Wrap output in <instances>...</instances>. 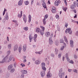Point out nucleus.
I'll use <instances>...</instances> for the list:
<instances>
[{"instance_id":"obj_45","label":"nucleus","mask_w":78,"mask_h":78,"mask_svg":"<svg viewBox=\"0 0 78 78\" xmlns=\"http://www.w3.org/2000/svg\"><path fill=\"white\" fill-rule=\"evenodd\" d=\"M64 2L65 5H67V0H64Z\"/></svg>"},{"instance_id":"obj_64","label":"nucleus","mask_w":78,"mask_h":78,"mask_svg":"<svg viewBox=\"0 0 78 78\" xmlns=\"http://www.w3.org/2000/svg\"><path fill=\"white\" fill-rule=\"evenodd\" d=\"M76 34L77 36H78V31H77L76 32Z\"/></svg>"},{"instance_id":"obj_6","label":"nucleus","mask_w":78,"mask_h":78,"mask_svg":"<svg viewBox=\"0 0 78 78\" xmlns=\"http://www.w3.org/2000/svg\"><path fill=\"white\" fill-rule=\"evenodd\" d=\"M74 5H71L70 8L71 9H74L76 7V2H74L73 3Z\"/></svg>"},{"instance_id":"obj_55","label":"nucleus","mask_w":78,"mask_h":78,"mask_svg":"<svg viewBox=\"0 0 78 78\" xmlns=\"http://www.w3.org/2000/svg\"><path fill=\"white\" fill-rule=\"evenodd\" d=\"M73 72L76 73H77V70L76 69H74L73 70Z\"/></svg>"},{"instance_id":"obj_16","label":"nucleus","mask_w":78,"mask_h":78,"mask_svg":"<svg viewBox=\"0 0 78 78\" xmlns=\"http://www.w3.org/2000/svg\"><path fill=\"white\" fill-rule=\"evenodd\" d=\"M13 67V66H12V65H9L8 68V70H11V69Z\"/></svg>"},{"instance_id":"obj_33","label":"nucleus","mask_w":78,"mask_h":78,"mask_svg":"<svg viewBox=\"0 0 78 78\" xmlns=\"http://www.w3.org/2000/svg\"><path fill=\"white\" fill-rule=\"evenodd\" d=\"M43 23L44 25H45L46 24V20L45 19H44L43 20Z\"/></svg>"},{"instance_id":"obj_63","label":"nucleus","mask_w":78,"mask_h":78,"mask_svg":"<svg viewBox=\"0 0 78 78\" xmlns=\"http://www.w3.org/2000/svg\"><path fill=\"white\" fill-rule=\"evenodd\" d=\"M47 64L48 65V64H49V62H48V61H47Z\"/></svg>"},{"instance_id":"obj_20","label":"nucleus","mask_w":78,"mask_h":78,"mask_svg":"<svg viewBox=\"0 0 78 78\" xmlns=\"http://www.w3.org/2000/svg\"><path fill=\"white\" fill-rule=\"evenodd\" d=\"M21 72L22 73H23V74H26V73H27V70H22L21 71Z\"/></svg>"},{"instance_id":"obj_9","label":"nucleus","mask_w":78,"mask_h":78,"mask_svg":"<svg viewBox=\"0 0 78 78\" xmlns=\"http://www.w3.org/2000/svg\"><path fill=\"white\" fill-rule=\"evenodd\" d=\"M40 28H42L43 31V32H40L42 36V35H43L44 34V31L45 30V27H44L43 26H40Z\"/></svg>"},{"instance_id":"obj_50","label":"nucleus","mask_w":78,"mask_h":78,"mask_svg":"<svg viewBox=\"0 0 78 78\" xmlns=\"http://www.w3.org/2000/svg\"><path fill=\"white\" fill-rule=\"evenodd\" d=\"M53 36V33L51 34V35L50 36L51 37L50 38H51H51Z\"/></svg>"},{"instance_id":"obj_49","label":"nucleus","mask_w":78,"mask_h":78,"mask_svg":"<svg viewBox=\"0 0 78 78\" xmlns=\"http://www.w3.org/2000/svg\"><path fill=\"white\" fill-rule=\"evenodd\" d=\"M52 9H56V7L55 6H53L52 7Z\"/></svg>"},{"instance_id":"obj_24","label":"nucleus","mask_w":78,"mask_h":78,"mask_svg":"<svg viewBox=\"0 0 78 78\" xmlns=\"http://www.w3.org/2000/svg\"><path fill=\"white\" fill-rule=\"evenodd\" d=\"M18 49V47L17 46H16L14 47V51H16Z\"/></svg>"},{"instance_id":"obj_51","label":"nucleus","mask_w":78,"mask_h":78,"mask_svg":"<svg viewBox=\"0 0 78 78\" xmlns=\"http://www.w3.org/2000/svg\"><path fill=\"white\" fill-rule=\"evenodd\" d=\"M64 48V46H63V47H61L60 49V50H62Z\"/></svg>"},{"instance_id":"obj_21","label":"nucleus","mask_w":78,"mask_h":78,"mask_svg":"<svg viewBox=\"0 0 78 78\" xmlns=\"http://www.w3.org/2000/svg\"><path fill=\"white\" fill-rule=\"evenodd\" d=\"M64 38L65 42L67 44H69V43L68 42V41H67V38H66V36H64Z\"/></svg>"},{"instance_id":"obj_10","label":"nucleus","mask_w":78,"mask_h":78,"mask_svg":"<svg viewBox=\"0 0 78 78\" xmlns=\"http://www.w3.org/2000/svg\"><path fill=\"white\" fill-rule=\"evenodd\" d=\"M23 20L24 22H25V23H26V22L27 21V19L25 15H23Z\"/></svg>"},{"instance_id":"obj_29","label":"nucleus","mask_w":78,"mask_h":78,"mask_svg":"<svg viewBox=\"0 0 78 78\" xmlns=\"http://www.w3.org/2000/svg\"><path fill=\"white\" fill-rule=\"evenodd\" d=\"M24 4L26 5H28L29 4V2L28 1H26L24 2Z\"/></svg>"},{"instance_id":"obj_47","label":"nucleus","mask_w":78,"mask_h":78,"mask_svg":"<svg viewBox=\"0 0 78 78\" xmlns=\"http://www.w3.org/2000/svg\"><path fill=\"white\" fill-rule=\"evenodd\" d=\"M20 65L21 66H22V67H25V65L24 64L22 63V64H21Z\"/></svg>"},{"instance_id":"obj_14","label":"nucleus","mask_w":78,"mask_h":78,"mask_svg":"<svg viewBox=\"0 0 78 78\" xmlns=\"http://www.w3.org/2000/svg\"><path fill=\"white\" fill-rule=\"evenodd\" d=\"M43 1V2L42 5L44 8H47V7L46 6V4H45V2H44V0H42Z\"/></svg>"},{"instance_id":"obj_11","label":"nucleus","mask_w":78,"mask_h":78,"mask_svg":"<svg viewBox=\"0 0 78 78\" xmlns=\"http://www.w3.org/2000/svg\"><path fill=\"white\" fill-rule=\"evenodd\" d=\"M45 71L43 70L41 72V75L42 77H44V76H45Z\"/></svg>"},{"instance_id":"obj_57","label":"nucleus","mask_w":78,"mask_h":78,"mask_svg":"<svg viewBox=\"0 0 78 78\" xmlns=\"http://www.w3.org/2000/svg\"><path fill=\"white\" fill-rule=\"evenodd\" d=\"M72 70L70 69H68V71L69 72H71Z\"/></svg>"},{"instance_id":"obj_13","label":"nucleus","mask_w":78,"mask_h":78,"mask_svg":"<svg viewBox=\"0 0 78 78\" xmlns=\"http://www.w3.org/2000/svg\"><path fill=\"white\" fill-rule=\"evenodd\" d=\"M70 42L71 47H73V41L72 40H70Z\"/></svg>"},{"instance_id":"obj_56","label":"nucleus","mask_w":78,"mask_h":78,"mask_svg":"<svg viewBox=\"0 0 78 78\" xmlns=\"http://www.w3.org/2000/svg\"><path fill=\"white\" fill-rule=\"evenodd\" d=\"M5 62L3 61V59L2 60V61L0 62V63H3L4 62Z\"/></svg>"},{"instance_id":"obj_22","label":"nucleus","mask_w":78,"mask_h":78,"mask_svg":"<svg viewBox=\"0 0 78 78\" xmlns=\"http://www.w3.org/2000/svg\"><path fill=\"white\" fill-rule=\"evenodd\" d=\"M37 35L36 34H35L34 36V39L35 42H36V38H37Z\"/></svg>"},{"instance_id":"obj_4","label":"nucleus","mask_w":78,"mask_h":78,"mask_svg":"<svg viewBox=\"0 0 78 78\" xmlns=\"http://www.w3.org/2000/svg\"><path fill=\"white\" fill-rule=\"evenodd\" d=\"M65 32L66 33H69V34H71L72 33V31L71 30V29L70 28H67L65 31Z\"/></svg>"},{"instance_id":"obj_30","label":"nucleus","mask_w":78,"mask_h":78,"mask_svg":"<svg viewBox=\"0 0 78 78\" xmlns=\"http://www.w3.org/2000/svg\"><path fill=\"white\" fill-rule=\"evenodd\" d=\"M48 15H45L44 16V19H45V20H46V19L48 18Z\"/></svg>"},{"instance_id":"obj_61","label":"nucleus","mask_w":78,"mask_h":78,"mask_svg":"<svg viewBox=\"0 0 78 78\" xmlns=\"http://www.w3.org/2000/svg\"><path fill=\"white\" fill-rule=\"evenodd\" d=\"M13 22H15V23H16L17 22V21L16 20H13Z\"/></svg>"},{"instance_id":"obj_17","label":"nucleus","mask_w":78,"mask_h":78,"mask_svg":"<svg viewBox=\"0 0 78 78\" xmlns=\"http://www.w3.org/2000/svg\"><path fill=\"white\" fill-rule=\"evenodd\" d=\"M49 35H50V32H46L45 34V36L46 37H48Z\"/></svg>"},{"instance_id":"obj_5","label":"nucleus","mask_w":78,"mask_h":78,"mask_svg":"<svg viewBox=\"0 0 78 78\" xmlns=\"http://www.w3.org/2000/svg\"><path fill=\"white\" fill-rule=\"evenodd\" d=\"M61 1L60 0L56 1L54 2V5L55 6H59V5L61 3Z\"/></svg>"},{"instance_id":"obj_12","label":"nucleus","mask_w":78,"mask_h":78,"mask_svg":"<svg viewBox=\"0 0 78 78\" xmlns=\"http://www.w3.org/2000/svg\"><path fill=\"white\" fill-rule=\"evenodd\" d=\"M27 48V45L24 44L23 46V51H26V49Z\"/></svg>"},{"instance_id":"obj_27","label":"nucleus","mask_w":78,"mask_h":78,"mask_svg":"<svg viewBox=\"0 0 78 78\" xmlns=\"http://www.w3.org/2000/svg\"><path fill=\"white\" fill-rule=\"evenodd\" d=\"M22 16V11H21V15L20 14H18V17H19L20 18Z\"/></svg>"},{"instance_id":"obj_28","label":"nucleus","mask_w":78,"mask_h":78,"mask_svg":"<svg viewBox=\"0 0 78 78\" xmlns=\"http://www.w3.org/2000/svg\"><path fill=\"white\" fill-rule=\"evenodd\" d=\"M40 31V29L39 28H37L36 29V32H37V33H39Z\"/></svg>"},{"instance_id":"obj_46","label":"nucleus","mask_w":78,"mask_h":78,"mask_svg":"<svg viewBox=\"0 0 78 78\" xmlns=\"http://www.w3.org/2000/svg\"><path fill=\"white\" fill-rule=\"evenodd\" d=\"M10 53H11V51H8L7 52V54L8 55H9Z\"/></svg>"},{"instance_id":"obj_38","label":"nucleus","mask_w":78,"mask_h":78,"mask_svg":"<svg viewBox=\"0 0 78 78\" xmlns=\"http://www.w3.org/2000/svg\"><path fill=\"white\" fill-rule=\"evenodd\" d=\"M60 43H64V40H63V39H61L60 40Z\"/></svg>"},{"instance_id":"obj_15","label":"nucleus","mask_w":78,"mask_h":78,"mask_svg":"<svg viewBox=\"0 0 78 78\" xmlns=\"http://www.w3.org/2000/svg\"><path fill=\"white\" fill-rule=\"evenodd\" d=\"M23 3V0H20V1L18 2V5H22Z\"/></svg>"},{"instance_id":"obj_43","label":"nucleus","mask_w":78,"mask_h":78,"mask_svg":"<svg viewBox=\"0 0 78 78\" xmlns=\"http://www.w3.org/2000/svg\"><path fill=\"white\" fill-rule=\"evenodd\" d=\"M67 7H63V10L64 11L66 12V10H67Z\"/></svg>"},{"instance_id":"obj_31","label":"nucleus","mask_w":78,"mask_h":78,"mask_svg":"<svg viewBox=\"0 0 78 78\" xmlns=\"http://www.w3.org/2000/svg\"><path fill=\"white\" fill-rule=\"evenodd\" d=\"M15 71V69H12L10 71V72L11 73H13Z\"/></svg>"},{"instance_id":"obj_48","label":"nucleus","mask_w":78,"mask_h":78,"mask_svg":"<svg viewBox=\"0 0 78 78\" xmlns=\"http://www.w3.org/2000/svg\"><path fill=\"white\" fill-rule=\"evenodd\" d=\"M55 52H56V54L57 55L58 54V49H55Z\"/></svg>"},{"instance_id":"obj_39","label":"nucleus","mask_w":78,"mask_h":78,"mask_svg":"<svg viewBox=\"0 0 78 78\" xmlns=\"http://www.w3.org/2000/svg\"><path fill=\"white\" fill-rule=\"evenodd\" d=\"M5 18L7 20H8L9 17L8 16V14H6V16H5Z\"/></svg>"},{"instance_id":"obj_25","label":"nucleus","mask_w":78,"mask_h":78,"mask_svg":"<svg viewBox=\"0 0 78 78\" xmlns=\"http://www.w3.org/2000/svg\"><path fill=\"white\" fill-rule=\"evenodd\" d=\"M29 39H30V41L31 42V41L32 40V39H33V38L32 37V36L31 35L29 36Z\"/></svg>"},{"instance_id":"obj_60","label":"nucleus","mask_w":78,"mask_h":78,"mask_svg":"<svg viewBox=\"0 0 78 78\" xmlns=\"http://www.w3.org/2000/svg\"><path fill=\"white\" fill-rule=\"evenodd\" d=\"M57 29H58V31H60V28H59V27H58Z\"/></svg>"},{"instance_id":"obj_62","label":"nucleus","mask_w":78,"mask_h":78,"mask_svg":"<svg viewBox=\"0 0 78 78\" xmlns=\"http://www.w3.org/2000/svg\"><path fill=\"white\" fill-rule=\"evenodd\" d=\"M73 12H74V13H76V11L75 10H73Z\"/></svg>"},{"instance_id":"obj_52","label":"nucleus","mask_w":78,"mask_h":78,"mask_svg":"<svg viewBox=\"0 0 78 78\" xmlns=\"http://www.w3.org/2000/svg\"><path fill=\"white\" fill-rule=\"evenodd\" d=\"M21 78H24V74H22L21 76Z\"/></svg>"},{"instance_id":"obj_8","label":"nucleus","mask_w":78,"mask_h":78,"mask_svg":"<svg viewBox=\"0 0 78 78\" xmlns=\"http://www.w3.org/2000/svg\"><path fill=\"white\" fill-rule=\"evenodd\" d=\"M41 66L42 67V69L44 70H46V68H45V64L44 63H41Z\"/></svg>"},{"instance_id":"obj_42","label":"nucleus","mask_w":78,"mask_h":78,"mask_svg":"<svg viewBox=\"0 0 78 78\" xmlns=\"http://www.w3.org/2000/svg\"><path fill=\"white\" fill-rule=\"evenodd\" d=\"M55 17L57 19H59V16L58 15H57L55 16Z\"/></svg>"},{"instance_id":"obj_36","label":"nucleus","mask_w":78,"mask_h":78,"mask_svg":"<svg viewBox=\"0 0 78 78\" xmlns=\"http://www.w3.org/2000/svg\"><path fill=\"white\" fill-rule=\"evenodd\" d=\"M21 50H22V47H20L19 48V51L20 53L21 52Z\"/></svg>"},{"instance_id":"obj_37","label":"nucleus","mask_w":78,"mask_h":78,"mask_svg":"<svg viewBox=\"0 0 78 78\" xmlns=\"http://www.w3.org/2000/svg\"><path fill=\"white\" fill-rule=\"evenodd\" d=\"M8 48L9 49H11V44H10L8 45Z\"/></svg>"},{"instance_id":"obj_41","label":"nucleus","mask_w":78,"mask_h":78,"mask_svg":"<svg viewBox=\"0 0 78 78\" xmlns=\"http://www.w3.org/2000/svg\"><path fill=\"white\" fill-rule=\"evenodd\" d=\"M6 11H7L6 9H4V10L3 12V16H4V15H5V12H6Z\"/></svg>"},{"instance_id":"obj_32","label":"nucleus","mask_w":78,"mask_h":78,"mask_svg":"<svg viewBox=\"0 0 78 78\" xmlns=\"http://www.w3.org/2000/svg\"><path fill=\"white\" fill-rule=\"evenodd\" d=\"M40 62L38 60H37L35 62V64H36L38 65L39 64Z\"/></svg>"},{"instance_id":"obj_34","label":"nucleus","mask_w":78,"mask_h":78,"mask_svg":"<svg viewBox=\"0 0 78 78\" xmlns=\"http://www.w3.org/2000/svg\"><path fill=\"white\" fill-rule=\"evenodd\" d=\"M52 12L53 13H56V11L55 9H52Z\"/></svg>"},{"instance_id":"obj_2","label":"nucleus","mask_w":78,"mask_h":78,"mask_svg":"<svg viewBox=\"0 0 78 78\" xmlns=\"http://www.w3.org/2000/svg\"><path fill=\"white\" fill-rule=\"evenodd\" d=\"M66 59H67L68 62H69V63H71V64H73V61L72 60H71L70 61V59L69 58V57H68V54H66Z\"/></svg>"},{"instance_id":"obj_18","label":"nucleus","mask_w":78,"mask_h":78,"mask_svg":"<svg viewBox=\"0 0 78 78\" xmlns=\"http://www.w3.org/2000/svg\"><path fill=\"white\" fill-rule=\"evenodd\" d=\"M49 44H50L51 45L53 43V41H52V39L51 38H49Z\"/></svg>"},{"instance_id":"obj_59","label":"nucleus","mask_w":78,"mask_h":78,"mask_svg":"<svg viewBox=\"0 0 78 78\" xmlns=\"http://www.w3.org/2000/svg\"><path fill=\"white\" fill-rule=\"evenodd\" d=\"M7 39L8 41H9V37H7Z\"/></svg>"},{"instance_id":"obj_53","label":"nucleus","mask_w":78,"mask_h":78,"mask_svg":"<svg viewBox=\"0 0 78 78\" xmlns=\"http://www.w3.org/2000/svg\"><path fill=\"white\" fill-rule=\"evenodd\" d=\"M16 65H17V63L16 62H15L14 63V66L15 67H16Z\"/></svg>"},{"instance_id":"obj_40","label":"nucleus","mask_w":78,"mask_h":78,"mask_svg":"<svg viewBox=\"0 0 78 78\" xmlns=\"http://www.w3.org/2000/svg\"><path fill=\"white\" fill-rule=\"evenodd\" d=\"M24 30L25 31H27L28 30V28L27 27H26L24 28Z\"/></svg>"},{"instance_id":"obj_35","label":"nucleus","mask_w":78,"mask_h":78,"mask_svg":"<svg viewBox=\"0 0 78 78\" xmlns=\"http://www.w3.org/2000/svg\"><path fill=\"white\" fill-rule=\"evenodd\" d=\"M41 53L39 51V52H35V53H36V54H39L40 55H41V54L42 53V50L41 51Z\"/></svg>"},{"instance_id":"obj_7","label":"nucleus","mask_w":78,"mask_h":78,"mask_svg":"<svg viewBox=\"0 0 78 78\" xmlns=\"http://www.w3.org/2000/svg\"><path fill=\"white\" fill-rule=\"evenodd\" d=\"M9 56L8 55H7L5 57H4V58L3 59V61L5 62L6 61H8L9 62V60L8 59V57Z\"/></svg>"},{"instance_id":"obj_23","label":"nucleus","mask_w":78,"mask_h":78,"mask_svg":"<svg viewBox=\"0 0 78 78\" xmlns=\"http://www.w3.org/2000/svg\"><path fill=\"white\" fill-rule=\"evenodd\" d=\"M31 16L30 15H29V21L28 22L29 23L31 21Z\"/></svg>"},{"instance_id":"obj_54","label":"nucleus","mask_w":78,"mask_h":78,"mask_svg":"<svg viewBox=\"0 0 78 78\" xmlns=\"http://www.w3.org/2000/svg\"><path fill=\"white\" fill-rule=\"evenodd\" d=\"M61 54H59L58 55V58H61Z\"/></svg>"},{"instance_id":"obj_26","label":"nucleus","mask_w":78,"mask_h":78,"mask_svg":"<svg viewBox=\"0 0 78 78\" xmlns=\"http://www.w3.org/2000/svg\"><path fill=\"white\" fill-rule=\"evenodd\" d=\"M55 44L56 45H58L59 44V41H58V40H56L55 41Z\"/></svg>"},{"instance_id":"obj_1","label":"nucleus","mask_w":78,"mask_h":78,"mask_svg":"<svg viewBox=\"0 0 78 78\" xmlns=\"http://www.w3.org/2000/svg\"><path fill=\"white\" fill-rule=\"evenodd\" d=\"M58 75L60 78H62L63 75L64 76V72L62 73V68L60 69L59 70Z\"/></svg>"},{"instance_id":"obj_58","label":"nucleus","mask_w":78,"mask_h":78,"mask_svg":"<svg viewBox=\"0 0 78 78\" xmlns=\"http://www.w3.org/2000/svg\"><path fill=\"white\" fill-rule=\"evenodd\" d=\"M74 58L76 59V58H77V56H76V55H75L74 56Z\"/></svg>"},{"instance_id":"obj_19","label":"nucleus","mask_w":78,"mask_h":78,"mask_svg":"<svg viewBox=\"0 0 78 78\" xmlns=\"http://www.w3.org/2000/svg\"><path fill=\"white\" fill-rule=\"evenodd\" d=\"M52 75L49 72L48 73V74L47 75V77L48 78H50L51 76Z\"/></svg>"},{"instance_id":"obj_3","label":"nucleus","mask_w":78,"mask_h":78,"mask_svg":"<svg viewBox=\"0 0 78 78\" xmlns=\"http://www.w3.org/2000/svg\"><path fill=\"white\" fill-rule=\"evenodd\" d=\"M9 62L12 61V60L13 61H15V59L14 58L12 55H10L8 58Z\"/></svg>"},{"instance_id":"obj_44","label":"nucleus","mask_w":78,"mask_h":78,"mask_svg":"<svg viewBox=\"0 0 78 78\" xmlns=\"http://www.w3.org/2000/svg\"><path fill=\"white\" fill-rule=\"evenodd\" d=\"M69 25L68 24V23H66L65 25V27L66 28H67V26H68Z\"/></svg>"}]
</instances>
